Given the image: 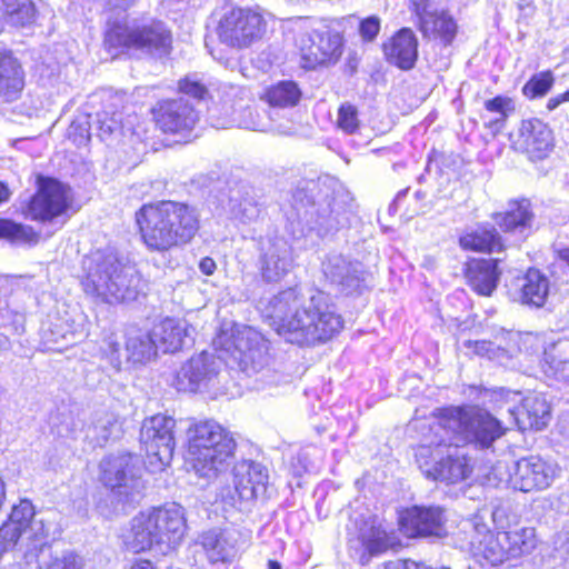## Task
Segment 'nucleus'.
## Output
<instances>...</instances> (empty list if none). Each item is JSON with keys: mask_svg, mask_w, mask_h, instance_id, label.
<instances>
[{"mask_svg": "<svg viewBox=\"0 0 569 569\" xmlns=\"http://www.w3.org/2000/svg\"><path fill=\"white\" fill-rule=\"evenodd\" d=\"M34 507L28 499H21L12 507L9 519L0 528V541L17 543L23 535L32 541H40L39 548L26 552L27 566H36V569H79L84 566L82 558L71 550L53 555L51 546L42 542L48 536L41 520L34 519Z\"/></svg>", "mask_w": 569, "mask_h": 569, "instance_id": "obj_4", "label": "nucleus"}, {"mask_svg": "<svg viewBox=\"0 0 569 569\" xmlns=\"http://www.w3.org/2000/svg\"><path fill=\"white\" fill-rule=\"evenodd\" d=\"M380 30V20L377 17H369L360 23V34L367 41H372Z\"/></svg>", "mask_w": 569, "mask_h": 569, "instance_id": "obj_57", "label": "nucleus"}, {"mask_svg": "<svg viewBox=\"0 0 569 569\" xmlns=\"http://www.w3.org/2000/svg\"><path fill=\"white\" fill-rule=\"evenodd\" d=\"M0 238L18 244H32L39 241L40 236L29 226L12 220L0 219Z\"/></svg>", "mask_w": 569, "mask_h": 569, "instance_id": "obj_44", "label": "nucleus"}, {"mask_svg": "<svg viewBox=\"0 0 569 569\" xmlns=\"http://www.w3.org/2000/svg\"><path fill=\"white\" fill-rule=\"evenodd\" d=\"M325 278L346 296L361 293L366 287V272L362 264L347 259L341 253H329L322 261Z\"/></svg>", "mask_w": 569, "mask_h": 569, "instance_id": "obj_15", "label": "nucleus"}, {"mask_svg": "<svg viewBox=\"0 0 569 569\" xmlns=\"http://www.w3.org/2000/svg\"><path fill=\"white\" fill-rule=\"evenodd\" d=\"M337 124L345 133H355L360 126L358 109L349 102L342 103L338 110Z\"/></svg>", "mask_w": 569, "mask_h": 569, "instance_id": "obj_49", "label": "nucleus"}, {"mask_svg": "<svg viewBox=\"0 0 569 569\" xmlns=\"http://www.w3.org/2000/svg\"><path fill=\"white\" fill-rule=\"evenodd\" d=\"M521 292L523 303L541 307L548 297L549 281L539 270L530 269L523 278Z\"/></svg>", "mask_w": 569, "mask_h": 569, "instance_id": "obj_36", "label": "nucleus"}, {"mask_svg": "<svg viewBox=\"0 0 569 569\" xmlns=\"http://www.w3.org/2000/svg\"><path fill=\"white\" fill-rule=\"evenodd\" d=\"M498 261V259H473L467 263L465 277L478 295L491 296L497 288L500 276Z\"/></svg>", "mask_w": 569, "mask_h": 569, "instance_id": "obj_28", "label": "nucleus"}, {"mask_svg": "<svg viewBox=\"0 0 569 569\" xmlns=\"http://www.w3.org/2000/svg\"><path fill=\"white\" fill-rule=\"evenodd\" d=\"M519 136L526 152L533 158H545L552 147L551 131L539 119L523 120L519 129Z\"/></svg>", "mask_w": 569, "mask_h": 569, "instance_id": "obj_30", "label": "nucleus"}, {"mask_svg": "<svg viewBox=\"0 0 569 569\" xmlns=\"http://www.w3.org/2000/svg\"><path fill=\"white\" fill-rule=\"evenodd\" d=\"M156 121L164 132H187L197 123L198 112L186 99L179 98L160 103L156 111Z\"/></svg>", "mask_w": 569, "mask_h": 569, "instance_id": "obj_24", "label": "nucleus"}, {"mask_svg": "<svg viewBox=\"0 0 569 569\" xmlns=\"http://www.w3.org/2000/svg\"><path fill=\"white\" fill-rule=\"evenodd\" d=\"M23 87L21 66L11 54L0 51V99L3 102L17 100Z\"/></svg>", "mask_w": 569, "mask_h": 569, "instance_id": "obj_31", "label": "nucleus"}, {"mask_svg": "<svg viewBox=\"0 0 569 569\" xmlns=\"http://www.w3.org/2000/svg\"><path fill=\"white\" fill-rule=\"evenodd\" d=\"M485 109L489 112L497 113V117L489 121L488 128L499 131L510 113L515 111L513 100L506 96H497L485 101Z\"/></svg>", "mask_w": 569, "mask_h": 569, "instance_id": "obj_45", "label": "nucleus"}, {"mask_svg": "<svg viewBox=\"0 0 569 569\" xmlns=\"http://www.w3.org/2000/svg\"><path fill=\"white\" fill-rule=\"evenodd\" d=\"M100 480L123 505L137 502L144 488L140 476V460L130 453L110 455L100 462Z\"/></svg>", "mask_w": 569, "mask_h": 569, "instance_id": "obj_8", "label": "nucleus"}, {"mask_svg": "<svg viewBox=\"0 0 569 569\" xmlns=\"http://www.w3.org/2000/svg\"><path fill=\"white\" fill-rule=\"evenodd\" d=\"M517 396H518V392H513V391L505 390V389L495 390L491 393L492 400H495L497 402H503V403L513 401Z\"/></svg>", "mask_w": 569, "mask_h": 569, "instance_id": "obj_59", "label": "nucleus"}, {"mask_svg": "<svg viewBox=\"0 0 569 569\" xmlns=\"http://www.w3.org/2000/svg\"><path fill=\"white\" fill-rule=\"evenodd\" d=\"M216 267L217 266H216L214 260L210 257L202 258L199 263V268H200L201 272L207 276L212 274L216 270Z\"/></svg>", "mask_w": 569, "mask_h": 569, "instance_id": "obj_60", "label": "nucleus"}, {"mask_svg": "<svg viewBox=\"0 0 569 569\" xmlns=\"http://www.w3.org/2000/svg\"><path fill=\"white\" fill-rule=\"evenodd\" d=\"M499 538L507 545L509 557H518L530 552L536 546L533 528H521L513 531H501Z\"/></svg>", "mask_w": 569, "mask_h": 569, "instance_id": "obj_40", "label": "nucleus"}, {"mask_svg": "<svg viewBox=\"0 0 569 569\" xmlns=\"http://www.w3.org/2000/svg\"><path fill=\"white\" fill-rule=\"evenodd\" d=\"M232 201H236L232 208L234 214L243 221H251L259 216L260 209L251 199L244 198L239 201L232 199Z\"/></svg>", "mask_w": 569, "mask_h": 569, "instance_id": "obj_54", "label": "nucleus"}, {"mask_svg": "<svg viewBox=\"0 0 569 569\" xmlns=\"http://www.w3.org/2000/svg\"><path fill=\"white\" fill-rule=\"evenodd\" d=\"M463 347L471 349L476 355L487 357L492 360L502 361L509 359L510 355L506 347L498 346L492 341L487 340H466Z\"/></svg>", "mask_w": 569, "mask_h": 569, "instance_id": "obj_47", "label": "nucleus"}, {"mask_svg": "<svg viewBox=\"0 0 569 569\" xmlns=\"http://www.w3.org/2000/svg\"><path fill=\"white\" fill-rule=\"evenodd\" d=\"M158 345L152 331L139 328H130L127 332L126 350L128 359L142 363L152 360L157 356Z\"/></svg>", "mask_w": 569, "mask_h": 569, "instance_id": "obj_33", "label": "nucleus"}, {"mask_svg": "<svg viewBox=\"0 0 569 569\" xmlns=\"http://www.w3.org/2000/svg\"><path fill=\"white\" fill-rule=\"evenodd\" d=\"M413 10L419 19V30H430L431 20L439 12L433 3L430 0H415Z\"/></svg>", "mask_w": 569, "mask_h": 569, "instance_id": "obj_52", "label": "nucleus"}, {"mask_svg": "<svg viewBox=\"0 0 569 569\" xmlns=\"http://www.w3.org/2000/svg\"><path fill=\"white\" fill-rule=\"evenodd\" d=\"M269 308L277 333L301 347L327 342L343 328L331 297L321 290L305 298L296 288H288L270 300Z\"/></svg>", "mask_w": 569, "mask_h": 569, "instance_id": "obj_1", "label": "nucleus"}, {"mask_svg": "<svg viewBox=\"0 0 569 569\" xmlns=\"http://www.w3.org/2000/svg\"><path fill=\"white\" fill-rule=\"evenodd\" d=\"M121 433V423L118 417L108 411L96 415L92 423L88 427L86 438L93 446L103 447L109 439L118 438Z\"/></svg>", "mask_w": 569, "mask_h": 569, "instance_id": "obj_34", "label": "nucleus"}, {"mask_svg": "<svg viewBox=\"0 0 569 569\" xmlns=\"http://www.w3.org/2000/svg\"><path fill=\"white\" fill-rule=\"evenodd\" d=\"M91 124L94 126V130L101 140L108 139L120 130L119 121L107 112L98 113Z\"/></svg>", "mask_w": 569, "mask_h": 569, "instance_id": "obj_51", "label": "nucleus"}, {"mask_svg": "<svg viewBox=\"0 0 569 569\" xmlns=\"http://www.w3.org/2000/svg\"><path fill=\"white\" fill-rule=\"evenodd\" d=\"M553 83L551 71L540 72L533 76L522 88L526 97L535 99L545 96Z\"/></svg>", "mask_w": 569, "mask_h": 569, "instance_id": "obj_48", "label": "nucleus"}, {"mask_svg": "<svg viewBox=\"0 0 569 569\" xmlns=\"http://www.w3.org/2000/svg\"><path fill=\"white\" fill-rule=\"evenodd\" d=\"M92 124L88 120H76L68 129V137L76 144H86L90 140Z\"/></svg>", "mask_w": 569, "mask_h": 569, "instance_id": "obj_53", "label": "nucleus"}, {"mask_svg": "<svg viewBox=\"0 0 569 569\" xmlns=\"http://www.w3.org/2000/svg\"><path fill=\"white\" fill-rule=\"evenodd\" d=\"M292 207L298 216H300L302 210H305L306 216H316L315 223L319 230L325 232L338 229L341 223L342 207L337 204L333 198L326 197L322 201L315 203L305 188H297L295 190Z\"/></svg>", "mask_w": 569, "mask_h": 569, "instance_id": "obj_20", "label": "nucleus"}, {"mask_svg": "<svg viewBox=\"0 0 569 569\" xmlns=\"http://www.w3.org/2000/svg\"><path fill=\"white\" fill-rule=\"evenodd\" d=\"M158 348L162 352H176L192 340L194 329L186 320L166 318L152 329Z\"/></svg>", "mask_w": 569, "mask_h": 569, "instance_id": "obj_27", "label": "nucleus"}, {"mask_svg": "<svg viewBox=\"0 0 569 569\" xmlns=\"http://www.w3.org/2000/svg\"><path fill=\"white\" fill-rule=\"evenodd\" d=\"M362 540L370 556L378 555L388 548L387 533L380 528L372 527L369 535H362Z\"/></svg>", "mask_w": 569, "mask_h": 569, "instance_id": "obj_50", "label": "nucleus"}, {"mask_svg": "<svg viewBox=\"0 0 569 569\" xmlns=\"http://www.w3.org/2000/svg\"><path fill=\"white\" fill-rule=\"evenodd\" d=\"M103 42L108 50L133 48L134 24L129 27L124 18L108 19Z\"/></svg>", "mask_w": 569, "mask_h": 569, "instance_id": "obj_37", "label": "nucleus"}, {"mask_svg": "<svg viewBox=\"0 0 569 569\" xmlns=\"http://www.w3.org/2000/svg\"><path fill=\"white\" fill-rule=\"evenodd\" d=\"M153 519L167 518L158 522L157 536L160 540V555H166L174 549L182 540L186 531V518L183 508L178 503H168L160 508L150 510Z\"/></svg>", "mask_w": 569, "mask_h": 569, "instance_id": "obj_23", "label": "nucleus"}, {"mask_svg": "<svg viewBox=\"0 0 569 569\" xmlns=\"http://www.w3.org/2000/svg\"><path fill=\"white\" fill-rule=\"evenodd\" d=\"M297 43L306 69L336 63L342 54L341 34L326 24L303 28Z\"/></svg>", "mask_w": 569, "mask_h": 569, "instance_id": "obj_10", "label": "nucleus"}, {"mask_svg": "<svg viewBox=\"0 0 569 569\" xmlns=\"http://www.w3.org/2000/svg\"><path fill=\"white\" fill-rule=\"evenodd\" d=\"M133 3V0H108V6L114 9L126 10Z\"/></svg>", "mask_w": 569, "mask_h": 569, "instance_id": "obj_63", "label": "nucleus"}, {"mask_svg": "<svg viewBox=\"0 0 569 569\" xmlns=\"http://www.w3.org/2000/svg\"><path fill=\"white\" fill-rule=\"evenodd\" d=\"M503 517H505V510L500 507H496L491 511V518L493 523L497 525V527H503Z\"/></svg>", "mask_w": 569, "mask_h": 569, "instance_id": "obj_62", "label": "nucleus"}, {"mask_svg": "<svg viewBox=\"0 0 569 569\" xmlns=\"http://www.w3.org/2000/svg\"><path fill=\"white\" fill-rule=\"evenodd\" d=\"M167 518L153 519L149 511L138 513L131 520L130 533L127 537L128 547L140 552L144 550H154L160 553V540L156 533L158 522H163Z\"/></svg>", "mask_w": 569, "mask_h": 569, "instance_id": "obj_25", "label": "nucleus"}, {"mask_svg": "<svg viewBox=\"0 0 569 569\" xmlns=\"http://www.w3.org/2000/svg\"><path fill=\"white\" fill-rule=\"evenodd\" d=\"M190 463L202 478H216L228 469L236 441L224 427L214 420H203L191 425L187 432Z\"/></svg>", "mask_w": 569, "mask_h": 569, "instance_id": "obj_6", "label": "nucleus"}, {"mask_svg": "<svg viewBox=\"0 0 569 569\" xmlns=\"http://www.w3.org/2000/svg\"><path fill=\"white\" fill-rule=\"evenodd\" d=\"M388 61L402 70L413 68L418 57V40L408 28L401 29L389 43L385 44Z\"/></svg>", "mask_w": 569, "mask_h": 569, "instance_id": "obj_29", "label": "nucleus"}, {"mask_svg": "<svg viewBox=\"0 0 569 569\" xmlns=\"http://www.w3.org/2000/svg\"><path fill=\"white\" fill-rule=\"evenodd\" d=\"M264 26L263 17L253 10L226 8L217 21L216 34L221 43L243 49L261 38Z\"/></svg>", "mask_w": 569, "mask_h": 569, "instance_id": "obj_9", "label": "nucleus"}, {"mask_svg": "<svg viewBox=\"0 0 569 569\" xmlns=\"http://www.w3.org/2000/svg\"><path fill=\"white\" fill-rule=\"evenodd\" d=\"M70 188L56 179H38V191L31 198L27 216L32 220H52L70 206Z\"/></svg>", "mask_w": 569, "mask_h": 569, "instance_id": "obj_13", "label": "nucleus"}, {"mask_svg": "<svg viewBox=\"0 0 569 569\" xmlns=\"http://www.w3.org/2000/svg\"><path fill=\"white\" fill-rule=\"evenodd\" d=\"M435 435L428 431L423 442L416 450V460L425 476L432 480L458 482L469 477L472 471L462 446L455 441L442 445L432 443Z\"/></svg>", "mask_w": 569, "mask_h": 569, "instance_id": "obj_7", "label": "nucleus"}, {"mask_svg": "<svg viewBox=\"0 0 569 569\" xmlns=\"http://www.w3.org/2000/svg\"><path fill=\"white\" fill-rule=\"evenodd\" d=\"M48 341L57 345L62 343L63 346L61 348L74 345L78 338L81 337V332L78 328L62 320L51 323Z\"/></svg>", "mask_w": 569, "mask_h": 569, "instance_id": "obj_46", "label": "nucleus"}, {"mask_svg": "<svg viewBox=\"0 0 569 569\" xmlns=\"http://www.w3.org/2000/svg\"><path fill=\"white\" fill-rule=\"evenodd\" d=\"M459 242L463 249L483 252L500 251L503 247L500 236L493 228H479L462 236Z\"/></svg>", "mask_w": 569, "mask_h": 569, "instance_id": "obj_38", "label": "nucleus"}, {"mask_svg": "<svg viewBox=\"0 0 569 569\" xmlns=\"http://www.w3.org/2000/svg\"><path fill=\"white\" fill-rule=\"evenodd\" d=\"M555 478V470L541 458L530 456L515 462L509 477L511 486L520 491L530 492L548 488Z\"/></svg>", "mask_w": 569, "mask_h": 569, "instance_id": "obj_19", "label": "nucleus"}, {"mask_svg": "<svg viewBox=\"0 0 569 569\" xmlns=\"http://www.w3.org/2000/svg\"><path fill=\"white\" fill-rule=\"evenodd\" d=\"M260 274L266 282H279L293 268L292 248L281 237L269 238L261 244Z\"/></svg>", "mask_w": 569, "mask_h": 569, "instance_id": "obj_17", "label": "nucleus"}, {"mask_svg": "<svg viewBox=\"0 0 569 569\" xmlns=\"http://www.w3.org/2000/svg\"><path fill=\"white\" fill-rule=\"evenodd\" d=\"M469 543L475 556L483 558L489 566H499L509 557L506 542L499 538V533L497 537L492 535L487 540H470Z\"/></svg>", "mask_w": 569, "mask_h": 569, "instance_id": "obj_39", "label": "nucleus"}, {"mask_svg": "<svg viewBox=\"0 0 569 569\" xmlns=\"http://www.w3.org/2000/svg\"><path fill=\"white\" fill-rule=\"evenodd\" d=\"M507 427L488 411L478 408H450L430 423L435 435L432 443L442 445L455 441V445L473 443L480 448H489L505 435Z\"/></svg>", "mask_w": 569, "mask_h": 569, "instance_id": "obj_5", "label": "nucleus"}, {"mask_svg": "<svg viewBox=\"0 0 569 569\" xmlns=\"http://www.w3.org/2000/svg\"><path fill=\"white\" fill-rule=\"evenodd\" d=\"M136 220L148 249L159 252L188 243L200 227L197 209L177 201L144 204Z\"/></svg>", "mask_w": 569, "mask_h": 569, "instance_id": "obj_2", "label": "nucleus"}, {"mask_svg": "<svg viewBox=\"0 0 569 569\" xmlns=\"http://www.w3.org/2000/svg\"><path fill=\"white\" fill-rule=\"evenodd\" d=\"M107 347L103 352L110 358V362L113 367L119 368L121 365L120 360V343L111 338L107 340Z\"/></svg>", "mask_w": 569, "mask_h": 569, "instance_id": "obj_58", "label": "nucleus"}, {"mask_svg": "<svg viewBox=\"0 0 569 569\" xmlns=\"http://www.w3.org/2000/svg\"><path fill=\"white\" fill-rule=\"evenodd\" d=\"M301 97V91L293 81H280L267 89L264 98L270 106L288 108L296 106Z\"/></svg>", "mask_w": 569, "mask_h": 569, "instance_id": "obj_41", "label": "nucleus"}, {"mask_svg": "<svg viewBox=\"0 0 569 569\" xmlns=\"http://www.w3.org/2000/svg\"><path fill=\"white\" fill-rule=\"evenodd\" d=\"M447 517L439 506H413L399 515V529L408 538H443Z\"/></svg>", "mask_w": 569, "mask_h": 569, "instance_id": "obj_12", "label": "nucleus"}, {"mask_svg": "<svg viewBox=\"0 0 569 569\" xmlns=\"http://www.w3.org/2000/svg\"><path fill=\"white\" fill-rule=\"evenodd\" d=\"M509 423L521 431L545 429L550 419V405L542 395L532 393L525 397L520 407H508Z\"/></svg>", "mask_w": 569, "mask_h": 569, "instance_id": "obj_22", "label": "nucleus"}, {"mask_svg": "<svg viewBox=\"0 0 569 569\" xmlns=\"http://www.w3.org/2000/svg\"><path fill=\"white\" fill-rule=\"evenodd\" d=\"M3 16L12 26L24 27L36 20V6L32 0H2Z\"/></svg>", "mask_w": 569, "mask_h": 569, "instance_id": "obj_42", "label": "nucleus"}, {"mask_svg": "<svg viewBox=\"0 0 569 569\" xmlns=\"http://www.w3.org/2000/svg\"><path fill=\"white\" fill-rule=\"evenodd\" d=\"M268 483L269 472L263 465L243 461L234 467V492L231 495L230 489L222 490L221 498L226 500L229 497V503L242 511L266 493Z\"/></svg>", "mask_w": 569, "mask_h": 569, "instance_id": "obj_11", "label": "nucleus"}, {"mask_svg": "<svg viewBox=\"0 0 569 569\" xmlns=\"http://www.w3.org/2000/svg\"><path fill=\"white\" fill-rule=\"evenodd\" d=\"M465 527L473 530V535L470 540H487L492 536L487 523L483 522V517L481 515H476L472 519L468 520Z\"/></svg>", "mask_w": 569, "mask_h": 569, "instance_id": "obj_56", "label": "nucleus"}, {"mask_svg": "<svg viewBox=\"0 0 569 569\" xmlns=\"http://www.w3.org/2000/svg\"><path fill=\"white\" fill-rule=\"evenodd\" d=\"M10 196L11 191L9 187L4 182L0 181V203L8 201Z\"/></svg>", "mask_w": 569, "mask_h": 569, "instance_id": "obj_64", "label": "nucleus"}, {"mask_svg": "<svg viewBox=\"0 0 569 569\" xmlns=\"http://www.w3.org/2000/svg\"><path fill=\"white\" fill-rule=\"evenodd\" d=\"M201 546L211 565H230L248 541V535L238 528L212 529L201 537Z\"/></svg>", "mask_w": 569, "mask_h": 569, "instance_id": "obj_16", "label": "nucleus"}, {"mask_svg": "<svg viewBox=\"0 0 569 569\" xmlns=\"http://www.w3.org/2000/svg\"><path fill=\"white\" fill-rule=\"evenodd\" d=\"M173 418L156 415L146 419L140 431V441L144 446L146 453L154 457L161 465H169L174 450Z\"/></svg>", "mask_w": 569, "mask_h": 569, "instance_id": "obj_14", "label": "nucleus"}, {"mask_svg": "<svg viewBox=\"0 0 569 569\" xmlns=\"http://www.w3.org/2000/svg\"><path fill=\"white\" fill-rule=\"evenodd\" d=\"M533 213L530 210L528 200L512 204V208L496 217V222L505 232L519 233L521 236L531 228Z\"/></svg>", "mask_w": 569, "mask_h": 569, "instance_id": "obj_35", "label": "nucleus"}, {"mask_svg": "<svg viewBox=\"0 0 569 569\" xmlns=\"http://www.w3.org/2000/svg\"><path fill=\"white\" fill-rule=\"evenodd\" d=\"M543 372L558 380L569 382V338H561L546 348Z\"/></svg>", "mask_w": 569, "mask_h": 569, "instance_id": "obj_32", "label": "nucleus"}, {"mask_svg": "<svg viewBox=\"0 0 569 569\" xmlns=\"http://www.w3.org/2000/svg\"><path fill=\"white\" fill-rule=\"evenodd\" d=\"M565 101H569V90L560 96L550 98L548 100L547 108L549 110H555L558 106H560Z\"/></svg>", "mask_w": 569, "mask_h": 569, "instance_id": "obj_61", "label": "nucleus"}, {"mask_svg": "<svg viewBox=\"0 0 569 569\" xmlns=\"http://www.w3.org/2000/svg\"><path fill=\"white\" fill-rule=\"evenodd\" d=\"M171 40L170 31L159 20L134 23V49L162 56L169 53Z\"/></svg>", "mask_w": 569, "mask_h": 569, "instance_id": "obj_26", "label": "nucleus"}, {"mask_svg": "<svg viewBox=\"0 0 569 569\" xmlns=\"http://www.w3.org/2000/svg\"><path fill=\"white\" fill-rule=\"evenodd\" d=\"M81 284L86 295L107 303L133 301L143 291L134 267L122 263L111 251H96L83 259Z\"/></svg>", "mask_w": 569, "mask_h": 569, "instance_id": "obj_3", "label": "nucleus"}, {"mask_svg": "<svg viewBox=\"0 0 569 569\" xmlns=\"http://www.w3.org/2000/svg\"><path fill=\"white\" fill-rule=\"evenodd\" d=\"M430 30L420 29L422 36L427 39H438L445 46L450 44L457 33V23L452 17L445 11H439L430 23Z\"/></svg>", "mask_w": 569, "mask_h": 569, "instance_id": "obj_43", "label": "nucleus"}, {"mask_svg": "<svg viewBox=\"0 0 569 569\" xmlns=\"http://www.w3.org/2000/svg\"><path fill=\"white\" fill-rule=\"evenodd\" d=\"M221 361L213 353L201 352L183 363L176 376V387L179 391L194 392L217 377Z\"/></svg>", "mask_w": 569, "mask_h": 569, "instance_id": "obj_18", "label": "nucleus"}, {"mask_svg": "<svg viewBox=\"0 0 569 569\" xmlns=\"http://www.w3.org/2000/svg\"><path fill=\"white\" fill-rule=\"evenodd\" d=\"M239 366L248 375L260 371L268 365V341L257 330L246 327L234 336Z\"/></svg>", "mask_w": 569, "mask_h": 569, "instance_id": "obj_21", "label": "nucleus"}, {"mask_svg": "<svg viewBox=\"0 0 569 569\" xmlns=\"http://www.w3.org/2000/svg\"><path fill=\"white\" fill-rule=\"evenodd\" d=\"M179 89L182 93L198 100H204L209 96L207 87L190 77H187L179 82Z\"/></svg>", "mask_w": 569, "mask_h": 569, "instance_id": "obj_55", "label": "nucleus"}]
</instances>
